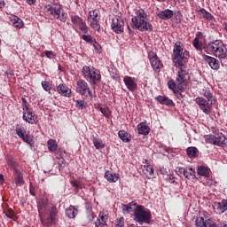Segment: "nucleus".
<instances>
[{"label":"nucleus","instance_id":"obj_10","mask_svg":"<svg viewBox=\"0 0 227 227\" xmlns=\"http://www.w3.org/2000/svg\"><path fill=\"white\" fill-rule=\"evenodd\" d=\"M76 91L82 97H93V93L90 90V86L86 81L81 79L76 83Z\"/></svg>","mask_w":227,"mask_h":227},{"label":"nucleus","instance_id":"obj_27","mask_svg":"<svg viewBox=\"0 0 227 227\" xmlns=\"http://www.w3.org/2000/svg\"><path fill=\"white\" fill-rule=\"evenodd\" d=\"M186 153L190 159H196L200 155V151L194 146L188 147Z\"/></svg>","mask_w":227,"mask_h":227},{"label":"nucleus","instance_id":"obj_13","mask_svg":"<svg viewBox=\"0 0 227 227\" xmlns=\"http://www.w3.org/2000/svg\"><path fill=\"white\" fill-rule=\"evenodd\" d=\"M23 120L30 125H35V123H38L36 116L33 114V111H31V109H29V107L27 106H26V110L23 113Z\"/></svg>","mask_w":227,"mask_h":227},{"label":"nucleus","instance_id":"obj_44","mask_svg":"<svg viewBox=\"0 0 227 227\" xmlns=\"http://www.w3.org/2000/svg\"><path fill=\"white\" fill-rule=\"evenodd\" d=\"M15 130H16L17 136H19V137H20V139H22L23 137L26 136V129H24V128L17 127Z\"/></svg>","mask_w":227,"mask_h":227},{"label":"nucleus","instance_id":"obj_51","mask_svg":"<svg viewBox=\"0 0 227 227\" xmlns=\"http://www.w3.org/2000/svg\"><path fill=\"white\" fill-rule=\"evenodd\" d=\"M6 216L9 217V219H13V217H15V212L13 209L9 208L6 212Z\"/></svg>","mask_w":227,"mask_h":227},{"label":"nucleus","instance_id":"obj_35","mask_svg":"<svg viewBox=\"0 0 227 227\" xmlns=\"http://www.w3.org/2000/svg\"><path fill=\"white\" fill-rule=\"evenodd\" d=\"M184 176L188 180H194V178H196V171L192 168H186Z\"/></svg>","mask_w":227,"mask_h":227},{"label":"nucleus","instance_id":"obj_64","mask_svg":"<svg viewBox=\"0 0 227 227\" xmlns=\"http://www.w3.org/2000/svg\"><path fill=\"white\" fill-rule=\"evenodd\" d=\"M211 130H212L213 134H215H215H219V130L215 128H211Z\"/></svg>","mask_w":227,"mask_h":227},{"label":"nucleus","instance_id":"obj_21","mask_svg":"<svg viewBox=\"0 0 227 227\" xmlns=\"http://www.w3.org/2000/svg\"><path fill=\"white\" fill-rule=\"evenodd\" d=\"M174 15L173 11L169 10V9H166L164 11H160L158 13V17L159 19H161V20H169V19H171Z\"/></svg>","mask_w":227,"mask_h":227},{"label":"nucleus","instance_id":"obj_52","mask_svg":"<svg viewBox=\"0 0 227 227\" xmlns=\"http://www.w3.org/2000/svg\"><path fill=\"white\" fill-rule=\"evenodd\" d=\"M35 186H33V183L29 184V193L31 196H36V193L35 192Z\"/></svg>","mask_w":227,"mask_h":227},{"label":"nucleus","instance_id":"obj_60","mask_svg":"<svg viewBox=\"0 0 227 227\" xmlns=\"http://www.w3.org/2000/svg\"><path fill=\"white\" fill-rule=\"evenodd\" d=\"M112 79H114V81H120V74L118 73L113 74Z\"/></svg>","mask_w":227,"mask_h":227},{"label":"nucleus","instance_id":"obj_58","mask_svg":"<svg viewBox=\"0 0 227 227\" xmlns=\"http://www.w3.org/2000/svg\"><path fill=\"white\" fill-rule=\"evenodd\" d=\"M168 180L169 184H176V177H175L173 176H168Z\"/></svg>","mask_w":227,"mask_h":227},{"label":"nucleus","instance_id":"obj_20","mask_svg":"<svg viewBox=\"0 0 227 227\" xmlns=\"http://www.w3.org/2000/svg\"><path fill=\"white\" fill-rule=\"evenodd\" d=\"M155 100L161 104L162 106H175V103L173 100L169 99V98L166 96H158L155 98Z\"/></svg>","mask_w":227,"mask_h":227},{"label":"nucleus","instance_id":"obj_38","mask_svg":"<svg viewBox=\"0 0 227 227\" xmlns=\"http://www.w3.org/2000/svg\"><path fill=\"white\" fill-rule=\"evenodd\" d=\"M48 150L50 152H56L58 150V143L54 139L48 140Z\"/></svg>","mask_w":227,"mask_h":227},{"label":"nucleus","instance_id":"obj_14","mask_svg":"<svg viewBox=\"0 0 227 227\" xmlns=\"http://www.w3.org/2000/svg\"><path fill=\"white\" fill-rule=\"evenodd\" d=\"M202 58L204 59V61H206L207 63V65L210 67V68H212V70H217L218 68H220V64H219V60H217V59L208 56V55H202Z\"/></svg>","mask_w":227,"mask_h":227},{"label":"nucleus","instance_id":"obj_18","mask_svg":"<svg viewBox=\"0 0 227 227\" xmlns=\"http://www.w3.org/2000/svg\"><path fill=\"white\" fill-rule=\"evenodd\" d=\"M12 173H13L15 184L17 185H19L20 187H22V185H24V184H25L24 174L20 170H16Z\"/></svg>","mask_w":227,"mask_h":227},{"label":"nucleus","instance_id":"obj_32","mask_svg":"<svg viewBox=\"0 0 227 227\" xmlns=\"http://www.w3.org/2000/svg\"><path fill=\"white\" fill-rule=\"evenodd\" d=\"M118 136L120 137V139H121V141H123V143H130V135H129V133L125 130H120L118 132Z\"/></svg>","mask_w":227,"mask_h":227},{"label":"nucleus","instance_id":"obj_37","mask_svg":"<svg viewBox=\"0 0 227 227\" xmlns=\"http://www.w3.org/2000/svg\"><path fill=\"white\" fill-rule=\"evenodd\" d=\"M143 173L146 176H153V167H152V165H145Z\"/></svg>","mask_w":227,"mask_h":227},{"label":"nucleus","instance_id":"obj_53","mask_svg":"<svg viewBox=\"0 0 227 227\" xmlns=\"http://www.w3.org/2000/svg\"><path fill=\"white\" fill-rule=\"evenodd\" d=\"M46 58H48L49 59H53L54 58V52L51 51H46L44 52Z\"/></svg>","mask_w":227,"mask_h":227},{"label":"nucleus","instance_id":"obj_57","mask_svg":"<svg viewBox=\"0 0 227 227\" xmlns=\"http://www.w3.org/2000/svg\"><path fill=\"white\" fill-rule=\"evenodd\" d=\"M91 43L96 51H100V49H102L100 44L98 43H97V41H95V39H94L93 43Z\"/></svg>","mask_w":227,"mask_h":227},{"label":"nucleus","instance_id":"obj_62","mask_svg":"<svg viewBox=\"0 0 227 227\" xmlns=\"http://www.w3.org/2000/svg\"><path fill=\"white\" fill-rule=\"evenodd\" d=\"M177 93H179V95L177 96V98H178L179 100H182V98H184V95H182V93H184V91L179 90V92H177Z\"/></svg>","mask_w":227,"mask_h":227},{"label":"nucleus","instance_id":"obj_23","mask_svg":"<svg viewBox=\"0 0 227 227\" xmlns=\"http://www.w3.org/2000/svg\"><path fill=\"white\" fill-rule=\"evenodd\" d=\"M138 134H141L142 136H148L150 134V127L146 125L145 122H140L137 127Z\"/></svg>","mask_w":227,"mask_h":227},{"label":"nucleus","instance_id":"obj_30","mask_svg":"<svg viewBox=\"0 0 227 227\" xmlns=\"http://www.w3.org/2000/svg\"><path fill=\"white\" fill-rule=\"evenodd\" d=\"M7 166H9V168H11V169H12L13 172L19 171V163L15 161V160H13V157H9L7 159Z\"/></svg>","mask_w":227,"mask_h":227},{"label":"nucleus","instance_id":"obj_19","mask_svg":"<svg viewBox=\"0 0 227 227\" xmlns=\"http://www.w3.org/2000/svg\"><path fill=\"white\" fill-rule=\"evenodd\" d=\"M77 214H79V209L75 207V206L70 205L67 209H66V215L68 217V219H75L77 216Z\"/></svg>","mask_w":227,"mask_h":227},{"label":"nucleus","instance_id":"obj_29","mask_svg":"<svg viewBox=\"0 0 227 227\" xmlns=\"http://www.w3.org/2000/svg\"><path fill=\"white\" fill-rule=\"evenodd\" d=\"M197 173L200 176H205L206 178H208V175H210V168L205 166H199L197 169Z\"/></svg>","mask_w":227,"mask_h":227},{"label":"nucleus","instance_id":"obj_63","mask_svg":"<svg viewBox=\"0 0 227 227\" xmlns=\"http://www.w3.org/2000/svg\"><path fill=\"white\" fill-rule=\"evenodd\" d=\"M175 15H176V19H179V20H180V19H182V12H177Z\"/></svg>","mask_w":227,"mask_h":227},{"label":"nucleus","instance_id":"obj_2","mask_svg":"<svg viewBox=\"0 0 227 227\" xmlns=\"http://www.w3.org/2000/svg\"><path fill=\"white\" fill-rule=\"evenodd\" d=\"M49 206V200L41 199L38 203V213L40 221L43 226H52V224H56L58 217V207L56 206H52L50 214L47 216V207Z\"/></svg>","mask_w":227,"mask_h":227},{"label":"nucleus","instance_id":"obj_1","mask_svg":"<svg viewBox=\"0 0 227 227\" xmlns=\"http://www.w3.org/2000/svg\"><path fill=\"white\" fill-rule=\"evenodd\" d=\"M187 59H189V51L185 50L184 51V44L182 42H176L173 49L172 61L176 68H179L177 75L175 80H169L168 82V90H171L175 95L180 91H185L187 89V81L191 79L189 72L185 70L187 65Z\"/></svg>","mask_w":227,"mask_h":227},{"label":"nucleus","instance_id":"obj_46","mask_svg":"<svg viewBox=\"0 0 227 227\" xmlns=\"http://www.w3.org/2000/svg\"><path fill=\"white\" fill-rule=\"evenodd\" d=\"M125 226V218L120 217L115 220V227H123Z\"/></svg>","mask_w":227,"mask_h":227},{"label":"nucleus","instance_id":"obj_49","mask_svg":"<svg viewBox=\"0 0 227 227\" xmlns=\"http://www.w3.org/2000/svg\"><path fill=\"white\" fill-rule=\"evenodd\" d=\"M65 166H67V160H65L63 158H59V171H61V169H63V168H65Z\"/></svg>","mask_w":227,"mask_h":227},{"label":"nucleus","instance_id":"obj_48","mask_svg":"<svg viewBox=\"0 0 227 227\" xmlns=\"http://www.w3.org/2000/svg\"><path fill=\"white\" fill-rule=\"evenodd\" d=\"M72 187H74L76 189V191H79L80 189H82V187L81 186V183L77 180H73L70 182Z\"/></svg>","mask_w":227,"mask_h":227},{"label":"nucleus","instance_id":"obj_55","mask_svg":"<svg viewBox=\"0 0 227 227\" xmlns=\"http://www.w3.org/2000/svg\"><path fill=\"white\" fill-rule=\"evenodd\" d=\"M187 168H184V167H180L177 168V175H184L185 176V171Z\"/></svg>","mask_w":227,"mask_h":227},{"label":"nucleus","instance_id":"obj_24","mask_svg":"<svg viewBox=\"0 0 227 227\" xmlns=\"http://www.w3.org/2000/svg\"><path fill=\"white\" fill-rule=\"evenodd\" d=\"M196 226L197 227H221L217 226L215 223H210L209 222H205L203 217H199L196 219Z\"/></svg>","mask_w":227,"mask_h":227},{"label":"nucleus","instance_id":"obj_31","mask_svg":"<svg viewBox=\"0 0 227 227\" xmlns=\"http://www.w3.org/2000/svg\"><path fill=\"white\" fill-rule=\"evenodd\" d=\"M105 178H106V180H107L111 184L118 182V176H116V174H113L109 170L106 171Z\"/></svg>","mask_w":227,"mask_h":227},{"label":"nucleus","instance_id":"obj_36","mask_svg":"<svg viewBox=\"0 0 227 227\" xmlns=\"http://www.w3.org/2000/svg\"><path fill=\"white\" fill-rule=\"evenodd\" d=\"M201 95L207 98V102H212V98H214V94L209 89H204L201 91Z\"/></svg>","mask_w":227,"mask_h":227},{"label":"nucleus","instance_id":"obj_26","mask_svg":"<svg viewBox=\"0 0 227 227\" xmlns=\"http://www.w3.org/2000/svg\"><path fill=\"white\" fill-rule=\"evenodd\" d=\"M87 20H100V11L98 9L90 11L88 14Z\"/></svg>","mask_w":227,"mask_h":227},{"label":"nucleus","instance_id":"obj_33","mask_svg":"<svg viewBox=\"0 0 227 227\" xmlns=\"http://www.w3.org/2000/svg\"><path fill=\"white\" fill-rule=\"evenodd\" d=\"M96 109H98V111H100V113H102V114L106 117V118H110L111 116V110H109V107L107 106H102L100 105H98L96 106Z\"/></svg>","mask_w":227,"mask_h":227},{"label":"nucleus","instance_id":"obj_8","mask_svg":"<svg viewBox=\"0 0 227 227\" xmlns=\"http://www.w3.org/2000/svg\"><path fill=\"white\" fill-rule=\"evenodd\" d=\"M125 27V20L121 19L120 16H115L112 20V24H111V29L114 31V33H116V35H121L123 33Z\"/></svg>","mask_w":227,"mask_h":227},{"label":"nucleus","instance_id":"obj_59","mask_svg":"<svg viewBox=\"0 0 227 227\" xmlns=\"http://www.w3.org/2000/svg\"><path fill=\"white\" fill-rule=\"evenodd\" d=\"M194 40H197L199 42H200V40H203V33L198 32L196 34V36H195Z\"/></svg>","mask_w":227,"mask_h":227},{"label":"nucleus","instance_id":"obj_40","mask_svg":"<svg viewBox=\"0 0 227 227\" xmlns=\"http://www.w3.org/2000/svg\"><path fill=\"white\" fill-rule=\"evenodd\" d=\"M88 22H90V26L94 31L100 33V20H91Z\"/></svg>","mask_w":227,"mask_h":227},{"label":"nucleus","instance_id":"obj_50","mask_svg":"<svg viewBox=\"0 0 227 227\" xmlns=\"http://www.w3.org/2000/svg\"><path fill=\"white\" fill-rule=\"evenodd\" d=\"M42 87L44 90V91H51V85L49 84V82L43 81L42 82Z\"/></svg>","mask_w":227,"mask_h":227},{"label":"nucleus","instance_id":"obj_39","mask_svg":"<svg viewBox=\"0 0 227 227\" xmlns=\"http://www.w3.org/2000/svg\"><path fill=\"white\" fill-rule=\"evenodd\" d=\"M74 102L77 109H86V107H88V102L84 99L74 100Z\"/></svg>","mask_w":227,"mask_h":227},{"label":"nucleus","instance_id":"obj_28","mask_svg":"<svg viewBox=\"0 0 227 227\" xmlns=\"http://www.w3.org/2000/svg\"><path fill=\"white\" fill-rule=\"evenodd\" d=\"M11 22L16 29H22V27H24V21H22L19 17L14 16L13 19L11 20Z\"/></svg>","mask_w":227,"mask_h":227},{"label":"nucleus","instance_id":"obj_7","mask_svg":"<svg viewBox=\"0 0 227 227\" xmlns=\"http://www.w3.org/2000/svg\"><path fill=\"white\" fill-rule=\"evenodd\" d=\"M82 74L84 79H86V81H88V82H90L91 86H97V84H98V82L102 79L100 70L93 67H90V66H84L82 69Z\"/></svg>","mask_w":227,"mask_h":227},{"label":"nucleus","instance_id":"obj_25","mask_svg":"<svg viewBox=\"0 0 227 227\" xmlns=\"http://www.w3.org/2000/svg\"><path fill=\"white\" fill-rule=\"evenodd\" d=\"M136 207V208H137V207H139V205L137 204V202H136V200H133L131 202H129V204H122V212L123 214H129V212H132V207Z\"/></svg>","mask_w":227,"mask_h":227},{"label":"nucleus","instance_id":"obj_16","mask_svg":"<svg viewBox=\"0 0 227 227\" xmlns=\"http://www.w3.org/2000/svg\"><path fill=\"white\" fill-rule=\"evenodd\" d=\"M123 82L129 91H136L137 90V83L130 76H124Z\"/></svg>","mask_w":227,"mask_h":227},{"label":"nucleus","instance_id":"obj_17","mask_svg":"<svg viewBox=\"0 0 227 227\" xmlns=\"http://www.w3.org/2000/svg\"><path fill=\"white\" fill-rule=\"evenodd\" d=\"M57 91L62 97L70 98V96L72 95V90L70 88H68L66 84H63V83H60L57 87Z\"/></svg>","mask_w":227,"mask_h":227},{"label":"nucleus","instance_id":"obj_56","mask_svg":"<svg viewBox=\"0 0 227 227\" xmlns=\"http://www.w3.org/2000/svg\"><path fill=\"white\" fill-rule=\"evenodd\" d=\"M206 20H214V15H212V13L210 12H205V18Z\"/></svg>","mask_w":227,"mask_h":227},{"label":"nucleus","instance_id":"obj_5","mask_svg":"<svg viewBox=\"0 0 227 227\" xmlns=\"http://www.w3.org/2000/svg\"><path fill=\"white\" fill-rule=\"evenodd\" d=\"M46 19L50 20H60V22H67L68 14L60 6L48 4L43 8Z\"/></svg>","mask_w":227,"mask_h":227},{"label":"nucleus","instance_id":"obj_4","mask_svg":"<svg viewBox=\"0 0 227 227\" xmlns=\"http://www.w3.org/2000/svg\"><path fill=\"white\" fill-rule=\"evenodd\" d=\"M146 12L141 9L137 12V15L131 19V26L138 31H153V26L146 20Z\"/></svg>","mask_w":227,"mask_h":227},{"label":"nucleus","instance_id":"obj_9","mask_svg":"<svg viewBox=\"0 0 227 227\" xmlns=\"http://www.w3.org/2000/svg\"><path fill=\"white\" fill-rule=\"evenodd\" d=\"M71 22H73L74 26L78 27L81 33H83V35H88L90 27L82 18L79 17L78 15L71 16Z\"/></svg>","mask_w":227,"mask_h":227},{"label":"nucleus","instance_id":"obj_47","mask_svg":"<svg viewBox=\"0 0 227 227\" xmlns=\"http://www.w3.org/2000/svg\"><path fill=\"white\" fill-rule=\"evenodd\" d=\"M192 45L195 47L196 51H202V43L200 41L194 39Z\"/></svg>","mask_w":227,"mask_h":227},{"label":"nucleus","instance_id":"obj_22","mask_svg":"<svg viewBox=\"0 0 227 227\" xmlns=\"http://www.w3.org/2000/svg\"><path fill=\"white\" fill-rule=\"evenodd\" d=\"M215 146H224L226 145V137L223 133L215 135Z\"/></svg>","mask_w":227,"mask_h":227},{"label":"nucleus","instance_id":"obj_11","mask_svg":"<svg viewBox=\"0 0 227 227\" xmlns=\"http://www.w3.org/2000/svg\"><path fill=\"white\" fill-rule=\"evenodd\" d=\"M148 59L154 72H160V69L162 68L163 65L162 61H160V59H159V57H157V54L153 51H149Z\"/></svg>","mask_w":227,"mask_h":227},{"label":"nucleus","instance_id":"obj_41","mask_svg":"<svg viewBox=\"0 0 227 227\" xmlns=\"http://www.w3.org/2000/svg\"><path fill=\"white\" fill-rule=\"evenodd\" d=\"M98 221H99V224H106V223H107V215L104 212H100Z\"/></svg>","mask_w":227,"mask_h":227},{"label":"nucleus","instance_id":"obj_6","mask_svg":"<svg viewBox=\"0 0 227 227\" xmlns=\"http://www.w3.org/2000/svg\"><path fill=\"white\" fill-rule=\"evenodd\" d=\"M133 221L138 224H150L152 223V211L143 205H138L133 210Z\"/></svg>","mask_w":227,"mask_h":227},{"label":"nucleus","instance_id":"obj_61","mask_svg":"<svg viewBox=\"0 0 227 227\" xmlns=\"http://www.w3.org/2000/svg\"><path fill=\"white\" fill-rule=\"evenodd\" d=\"M26 3H27V4H29L30 6L35 4V3H36V0H25Z\"/></svg>","mask_w":227,"mask_h":227},{"label":"nucleus","instance_id":"obj_54","mask_svg":"<svg viewBox=\"0 0 227 227\" xmlns=\"http://www.w3.org/2000/svg\"><path fill=\"white\" fill-rule=\"evenodd\" d=\"M198 12V15H201L203 17V19H205V13H207L208 11L203 9V8H200V10L197 11Z\"/></svg>","mask_w":227,"mask_h":227},{"label":"nucleus","instance_id":"obj_42","mask_svg":"<svg viewBox=\"0 0 227 227\" xmlns=\"http://www.w3.org/2000/svg\"><path fill=\"white\" fill-rule=\"evenodd\" d=\"M204 137L206 143L215 145V135H206Z\"/></svg>","mask_w":227,"mask_h":227},{"label":"nucleus","instance_id":"obj_15","mask_svg":"<svg viewBox=\"0 0 227 227\" xmlns=\"http://www.w3.org/2000/svg\"><path fill=\"white\" fill-rule=\"evenodd\" d=\"M213 209L215 214H223L227 210V200H223L221 202H215Z\"/></svg>","mask_w":227,"mask_h":227},{"label":"nucleus","instance_id":"obj_12","mask_svg":"<svg viewBox=\"0 0 227 227\" xmlns=\"http://www.w3.org/2000/svg\"><path fill=\"white\" fill-rule=\"evenodd\" d=\"M196 104L199 105L200 109L204 113V114H210V101L208 99H205L202 97H198L195 98Z\"/></svg>","mask_w":227,"mask_h":227},{"label":"nucleus","instance_id":"obj_45","mask_svg":"<svg viewBox=\"0 0 227 227\" xmlns=\"http://www.w3.org/2000/svg\"><path fill=\"white\" fill-rule=\"evenodd\" d=\"M21 139H22V141H24V143H27V145H29L30 146H33L34 142L31 138V136L25 135Z\"/></svg>","mask_w":227,"mask_h":227},{"label":"nucleus","instance_id":"obj_3","mask_svg":"<svg viewBox=\"0 0 227 227\" xmlns=\"http://www.w3.org/2000/svg\"><path fill=\"white\" fill-rule=\"evenodd\" d=\"M206 52H211L213 56L218 58L220 63L224 67V61L227 59V47L221 40H215L207 43L204 48Z\"/></svg>","mask_w":227,"mask_h":227},{"label":"nucleus","instance_id":"obj_34","mask_svg":"<svg viewBox=\"0 0 227 227\" xmlns=\"http://www.w3.org/2000/svg\"><path fill=\"white\" fill-rule=\"evenodd\" d=\"M93 145L96 148V150H102V148L106 147V144H104V142L95 137H93L92 139Z\"/></svg>","mask_w":227,"mask_h":227},{"label":"nucleus","instance_id":"obj_43","mask_svg":"<svg viewBox=\"0 0 227 227\" xmlns=\"http://www.w3.org/2000/svg\"><path fill=\"white\" fill-rule=\"evenodd\" d=\"M81 36V39L83 40V42H86L87 43H93V36L91 35H80Z\"/></svg>","mask_w":227,"mask_h":227}]
</instances>
